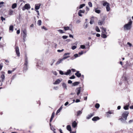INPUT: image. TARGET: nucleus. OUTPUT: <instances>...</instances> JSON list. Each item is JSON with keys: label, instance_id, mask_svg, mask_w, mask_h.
Returning <instances> with one entry per match:
<instances>
[{"label": "nucleus", "instance_id": "obj_1", "mask_svg": "<svg viewBox=\"0 0 133 133\" xmlns=\"http://www.w3.org/2000/svg\"><path fill=\"white\" fill-rule=\"evenodd\" d=\"M129 114V112L127 111H124L123 113L122 117L119 119L122 122L127 120V118Z\"/></svg>", "mask_w": 133, "mask_h": 133}, {"label": "nucleus", "instance_id": "obj_2", "mask_svg": "<svg viewBox=\"0 0 133 133\" xmlns=\"http://www.w3.org/2000/svg\"><path fill=\"white\" fill-rule=\"evenodd\" d=\"M132 22L131 21L129 22L128 23L125 24L124 26V30H130L131 28Z\"/></svg>", "mask_w": 133, "mask_h": 133}, {"label": "nucleus", "instance_id": "obj_3", "mask_svg": "<svg viewBox=\"0 0 133 133\" xmlns=\"http://www.w3.org/2000/svg\"><path fill=\"white\" fill-rule=\"evenodd\" d=\"M23 71H25L28 69V61L27 57L26 56L25 58V63L24 64Z\"/></svg>", "mask_w": 133, "mask_h": 133}, {"label": "nucleus", "instance_id": "obj_4", "mask_svg": "<svg viewBox=\"0 0 133 133\" xmlns=\"http://www.w3.org/2000/svg\"><path fill=\"white\" fill-rule=\"evenodd\" d=\"M30 8V6L29 4H25L24 6L23 7L22 9L24 11L25 9L29 10Z\"/></svg>", "mask_w": 133, "mask_h": 133}, {"label": "nucleus", "instance_id": "obj_5", "mask_svg": "<svg viewBox=\"0 0 133 133\" xmlns=\"http://www.w3.org/2000/svg\"><path fill=\"white\" fill-rule=\"evenodd\" d=\"M81 87H80L79 88H77L76 90V91L77 92V95H79V94L81 92Z\"/></svg>", "mask_w": 133, "mask_h": 133}, {"label": "nucleus", "instance_id": "obj_6", "mask_svg": "<svg viewBox=\"0 0 133 133\" xmlns=\"http://www.w3.org/2000/svg\"><path fill=\"white\" fill-rule=\"evenodd\" d=\"M5 77L4 74V73H3L1 76L0 78L2 79V80H1L0 82H3L4 80V79Z\"/></svg>", "mask_w": 133, "mask_h": 133}, {"label": "nucleus", "instance_id": "obj_7", "mask_svg": "<svg viewBox=\"0 0 133 133\" xmlns=\"http://www.w3.org/2000/svg\"><path fill=\"white\" fill-rule=\"evenodd\" d=\"M16 53L17 56H19L20 53L19 52V50L18 47V46H17L16 48Z\"/></svg>", "mask_w": 133, "mask_h": 133}, {"label": "nucleus", "instance_id": "obj_8", "mask_svg": "<svg viewBox=\"0 0 133 133\" xmlns=\"http://www.w3.org/2000/svg\"><path fill=\"white\" fill-rule=\"evenodd\" d=\"M101 29H102V34H107V32H106V29L103 28V27H101Z\"/></svg>", "mask_w": 133, "mask_h": 133}, {"label": "nucleus", "instance_id": "obj_9", "mask_svg": "<svg viewBox=\"0 0 133 133\" xmlns=\"http://www.w3.org/2000/svg\"><path fill=\"white\" fill-rule=\"evenodd\" d=\"M41 4H36L35 5V9L36 10H37L39 9L41 6Z\"/></svg>", "mask_w": 133, "mask_h": 133}, {"label": "nucleus", "instance_id": "obj_10", "mask_svg": "<svg viewBox=\"0 0 133 133\" xmlns=\"http://www.w3.org/2000/svg\"><path fill=\"white\" fill-rule=\"evenodd\" d=\"M77 124L75 121H74L72 123V125L74 128H75L77 126Z\"/></svg>", "mask_w": 133, "mask_h": 133}, {"label": "nucleus", "instance_id": "obj_11", "mask_svg": "<svg viewBox=\"0 0 133 133\" xmlns=\"http://www.w3.org/2000/svg\"><path fill=\"white\" fill-rule=\"evenodd\" d=\"M61 81L60 79H57L55 82L54 83V84H59Z\"/></svg>", "mask_w": 133, "mask_h": 133}, {"label": "nucleus", "instance_id": "obj_12", "mask_svg": "<svg viewBox=\"0 0 133 133\" xmlns=\"http://www.w3.org/2000/svg\"><path fill=\"white\" fill-rule=\"evenodd\" d=\"M100 118L98 116L95 117L92 119V120L93 121H96L99 120Z\"/></svg>", "mask_w": 133, "mask_h": 133}, {"label": "nucleus", "instance_id": "obj_13", "mask_svg": "<svg viewBox=\"0 0 133 133\" xmlns=\"http://www.w3.org/2000/svg\"><path fill=\"white\" fill-rule=\"evenodd\" d=\"M75 75L78 77H79L81 76V74L79 73L78 71H77L76 73L75 74Z\"/></svg>", "mask_w": 133, "mask_h": 133}, {"label": "nucleus", "instance_id": "obj_14", "mask_svg": "<svg viewBox=\"0 0 133 133\" xmlns=\"http://www.w3.org/2000/svg\"><path fill=\"white\" fill-rule=\"evenodd\" d=\"M80 83L79 82H74L72 83V86H74L78 85Z\"/></svg>", "mask_w": 133, "mask_h": 133}, {"label": "nucleus", "instance_id": "obj_15", "mask_svg": "<svg viewBox=\"0 0 133 133\" xmlns=\"http://www.w3.org/2000/svg\"><path fill=\"white\" fill-rule=\"evenodd\" d=\"M94 115L92 114H90L89 115L86 117L88 119H90L91 117L93 116Z\"/></svg>", "mask_w": 133, "mask_h": 133}, {"label": "nucleus", "instance_id": "obj_16", "mask_svg": "<svg viewBox=\"0 0 133 133\" xmlns=\"http://www.w3.org/2000/svg\"><path fill=\"white\" fill-rule=\"evenodd\" d=\"M63 61L62 59H59L58 60V61L57 62L56 64L58 65L60 63L62 62Z\"/></svg>", "mask_w": 133, "mask_h": 133}, {"label": "nucleus", "instance_id": "obj_17", "mask_svg": "<svg viewBox=\"0 0 133 133\" xmlns=\"http://www.w3.org/2000/svg\"><path fill=\"white\" fill-rule=\"evenodd\" d=\"M67 129L69 131H71V128L70 125H68L66 127Z\"/></svg>", "mask_w": 133, "mask_h": 133}, {"label": "nucleus", "instance_id": "obj_18", "mask_svg": "<svg viewBox=\"0 0 133 133\" xmlns=\"http://www.w3.org/2000/svg\"><path fill=\"white\" fill-rule=\"evenodd\" d=\"M62 86L63 88L66 89V90L67 89V87L66 86V84L64 83L62 84Z\"/></svg>", "mask_w": 133, "mask_h": 133}, {"label": "nucleus", "instance_id": "obj_19", "mask_svg": "<svg viewBox=\"0 0 133 133\" xmlns=\"http://www.w3.org/2000/svg\"><path fill=\"white\" fill-rule=\"evenodd\" d=\"M71 72V70H68L67 72L65 73L64 74L66 75H69Z\"/></svg>", "mask_w": 133, "mask_h": 133}, {"label": "nucleus", "instance_id": "obj_20", "mask_svg": "<svg viewBox=\"0 0 133 133\" xmlns=\"http://www.w3.org/2000/svg\"><path fill=\"white\" fill-rule=\"evenodd\" d=\"M106 9L107 11H110V8L109 4L107 5V6Z\"/></svg>", "mask_w": 133, "mask_h": 133}, {"label": "nucleus", "instance_id": "obj_21", "mask_svg": "<svg viewBox=\"0 0 133 133\" xmlns=\"http://www.w3.org/2000/svg\"><path fill=\"white\" fill-rule=\"evenodd\" d=\"M104 20L103 21H101V20H99L98 24V25H102V24H103V23L104 22Z\"/></svg>", "mask_w": 133, "mask_h": 133}, {"label": "nucleus", "instance_id": "obj_22", "mask_svg": "<svg viewBox=\"0 0 133 133\" xmlns=\"http://www.w3.org/2000/svg\"><path fill=\"white\" fill-rule=\"evenodd\" d=\"M107 34H102L101 36L103 38H105L107 37V36L106 35Z\"/></svg>", "mask_w": 133, "mask_h": 133}, {"label": "nucleus", "instance_id": "obj_23", "mask_svg": "<svg viewBox=\"0 0 133 133\" xmlns=\"http://www.w3.org/2000/svg\"><path fill=\"white\" fill-rule=\"evenodd\" d=\"M17 6V4L16 3L13 4L12 6V8L13 9H14Z\"/></svg>", "mask_w": 133, "mask_h": 133}, {"label": "nucleus", "instance_id": "obj_24", "mask_svg": "<svg viewBox=\"0 0 133 133\" xmlns=\"http://www.w3.org/2000/svg\"><path fill=\"white\" fill-rule=\"evenodd\" d=\"M62 106L61 107H60L59 109L57 110L56 114H57L59 113L60 111L62 109Z\"/></svg>", "mask_w": 133, "mask_h": 133}, {"label": "nucleus", "instance_id": "obj_25", "mask_svg": "<svg viewBox=\"0 0 133 133\" xmlns=\"http://www.w3.org/2000/svg\"><path fill=\"white\" fill-rule=\"evenodd\" d=\"M93 18V17H92L91 18V20L90 23L91 24H93L94 22Z\"/></svg>", "mask_w": 133, "mask_h": 133}, {"label": "nucleus", "instance_id": "obj_26", "mask_svg": "<svg viewBox=\"0 0 133 133\" xmlns=\"http://www.w3.org/2000/svg\"><path fill=\"white\" fill-rule=\"evenodd\" d=\"M95 12L99 14L101 12V11L99 10H98L97 9H95Z\"/></svg>", "mask_w": 133, "mask_h": 133}, {"label": "nucleus", "instance_id": "obj_27", "mask_svg": "<svg viewBox=\"0 0 133 133\" xmlns=\"http://www.w3.org/2000/svg\"><path fill=\"white\" fill-rule=\"evenodd\" d=\"M15 69H13V70H8V73L9 74H11L15 70Z\"/></svg>", "mask_w": 133, "mask_h": 133}, {"label": "nucleus", "instance_id": "obj_28", "mask_svg": "<svg viewBox=\"0 0 133 133\" xmlns=\"http://www.w3.org/2000/svg\"><path fill=\"white\" fill-rule=\"evenodd\" d=\"M42 23V22L41 20H38L37 22V24H38L40 26L41 25Z\"/></svg>", "mask_w": 133, "mask_h": 133}, {"label": "nucleus", "instance_id": "obj_29", "mask_svg": "<svg viewBox=\"0 0 133 133\" xmlns=\"http://www.w3.org/2000/svg\"><path fill=\"white\" fill-rule=\"evenodd\" d=\"M82 112L81 111L79 110L77 112V116H78L80 115L82 113Z\"/></svg>", "mask_w": 133, "mask_h": 133}, {"label": "nucleus", "instance_id": "obj_30", "mask_svg": "<svg viewBox=\"0 0 133 133\" xmlns=\"http://www.w3.org/2000/svg\"><path fill=\"white\" fill-rule=\"evenodd\" d=\"M129 107V105H126L124 107V109L125 110H127L128 109V107Z\"/></svg>", "mask_w": 133, "mask_h": 133}, {"label": "nucleus", "instance_id": "obj_31", "mask_svg": "<svg viewBox=\"0 0 133 133\" xmlns=\"http://www.w3.org/2000/svg\"><path fill=\"white\" fill-rule=\"evenodd\" d=\"M95 30L97 32H100V30L99 28L97 26H96V27Z\"/></svg>", "mask_w": 133, "mask_h": 133}, {"label": "nucleus", "instance_id": "obj_32", "mask_svg": "<svg viewBox=\"0 0 133 133\" xmlns=\"http://www.w3.org/2000/svg\"><path fill=\"white\" fill-rule=\"evenodd\" d=\"M9 30L13 31V26L12 25H11L9 27Z\"/></svg>", "mask_w": 133, "mask_h": 133}, {"label": "nucleus", "instance_id": "obj_33", "mask_svg": "<svg viewBox=\"0 0 133 133\" xmlns=\"http://www.w3.org/2000/svg\"><path fill=\"white\" fill-rule=\"evenodd\" d=\"M13 11L12 10H10L9 11V15H12L13 13Z\"/></svg>", "mask_w": 133, "mask_h": 133}, {"label": "nucleus", "instance_id": "obj_34", "mask_svg": "<svg viewBox=\"0 0 133 133\" xmlns=\"http://www.w3.org/2000/svg\"><path fill=\"white\" fill-rule=\"evenodd\" d=\"M85 6V4H83L80 5L79 6V9H81L83 8V7Z\"/></svg>", "mask_w": 133, "mask_h": 133}, {"label": "nucleus", "instance_id": "obj_35", "mask_svg": "<svg viewBox=\"0 0 133 133\" xmlns=\"http://www.w3.org/2000/svg\"><path fill=\"white\" fill-rule=\"evenodd\" d=\"M109 3L107 2H105L103 4V5L104 6H107V5L109 4Z\"/></svg>", "mask_w": 133, "mask_h": 133}, {"label": "nucleus", "instance_id": "obj_36", "mask_svg": "<svg viewBox=\"0 0 133 133\" xmlns=\"http://www.w3.org/2000/svg\"><path fill=\"white\" fill-rule=\"evenodd\" d=\"M99 107V105L98 103H97L95 105V107L96 108H98Z\"/></svg>", "mask_w": 133, "mask_h": 133}, {"label": "nucleus", "instance_id": "obj_37", "mask_svg": "<svg viewBox=\"0 0 133 133\" xmlns=\"http://www.w3.org/2000/svg\"><path fill=\"white\" fill-rule=\"evenodd\" d=\"M70 57V56H68L64 57L62 59H63V61L64 60L67 58L69 57Z\"/></svg>", "mask_w": 133, "mask_h": 133}, {"label": "nucleus", "instance_id": "obj_38", "mask_svg": "<svg viewBox=\"0 0 133 133\" xmlns=\"http://www.w3.org/2000/svg\"><path fill=\"white\" fill-rule=\"evenodd\" d=\"M26 36V34H24L23 35V38L24 41H25V39Z\"/></svg>", "mask_w": 133, "mask_h": 133}, {"label": "nucleus", "instance_id": "obj_39", "mask_svg": "<svg viewBox=\"0 0 133 133\" xmlns=\"http://www.w3.org/2000/svg\"><path fill=\"white\" fill-rule=\"evenodd\" d=\"M80 48L82 49H84L85 48V46L84 45H81L80 46Z\"/></svg>", "mask_w": 133, "mask_h": 133}, {"label": "nucleus", "instance_id": "obj_40", "mask_svg": "<svg viewBox=\"0 0 133 133\" xmlns=\"http://www.w3.org/2000/svg\"><path fill=\"white\" fill-rule=\"evenodd\" d=\"M64 28L65 30H66L69 29V27L68 26H67L66 27H64Z\"/></svg>", "mask_w": 133, "mask_h": 133}, {"label": "nucleus", "instance_id": "obj_41", "mask_svg": "<svg viewBox=\"0 0 133 133\" xmlns=\"http://www.w3.org/2000/svg\"><path fill=\"white\" fill-rule=\"evenodd\" d=\"M127 44L129 46V47H131V46H132V44L131 43H130L129 42H128L127 43Z\"/></svg>", "mask_w": 133, "mask_h": 133}, {"label": "nucleus", "instance_id": "obj_42", "mask_svg": "<svg viewBox=\"0 0 133 133\" xmlns=\"http://www.w3.org/2000/svg\"><path fill=\"white\" fill-rule=\"evenodd\" d=\"M58 31L60 33L62 34L63 33H64V32L63 31V30H58Z\"/></svg>", "mask_w": 133, "mask_h": 133}, {"label": "nucleus", "instance_id": "obj_43", "mask_svg": "<svg viewBox=\"0 0 133 133\" xmlns=\"http://www.w3.org/2000/svg\"><path fill=\"white\" fill-rule=\"evenodd\" d=\"M70 54V53H65L64 55L63 56H66V55H69Z\"/></svg>", "mask_w": 133, "mask_h": 133}, {"label": "nucleus", "instance_id": "obj_44", "mask_svg": "<svg viewBox=\"0 0 133 133\" xmlns=\"http://www.w3.org/2000/svg\"><path fill=\"white\" fill-rule=\"evenodd\" d=\"M77 48V46H72L71 49L73 50H75V49H76Z\"/></svg>", "mask_w": 133, "mask_h": 133}, {"label": "nucleus", "instance_id": "obj_45", "mask_svg": "<svg viewBox=\"0 0 133 133\" xmlns=\"http://www.w3.org/2000/svg\"><path fill=\"white\" fill-rule=\"evenodd\" d=\"M88 5L90 7H91L92 6V3L91 2H89Z\"/></svg>", "mask_w": 133, "mask_h": 133}, {"label": "nucleus", "instance_id": "obj_46", "mask_svg": "<svg viewBox=\"0 0 133 133\" xmlns=\"http://www.w3.org/2000/svg\"><path fill=\"white\" fill-rule=\"evenodd\" d=\"M1 19L2 22H3L4 20L5 21V18H4L3 16H1Z\"/></svg>", "mask_w": 133, "mask_h": 133}, {"label": "nucleus", "instance_id": "obj_47", "mask_svg": "<svg viewBox=\"0 0 133 133\" xmlns=\"http://www.w3.org/2000/svg\"><path fill=\"white\" fill-rule=\"evenodd\" d=\"M3 67V64L1 63L0 64V70H1Z\"/></svg>", "mask_w": 133, "mask_h": 133}, {"label": "nucleus", "instance_id": "obj_48", "mask_svg": "<svg viewBox=\"0 0 133 133\" xmlns=\"http://www.w3.org/2000/svg\"><path fill=\"white\" fill-rule=\"evenodd\" d=\"M68 37V36H62L63 38L64 39H66Z\"/></svg>", "mask_w": 133, "mask_h": 133}, {"label": "nucleus", "instance_id": "obj_49", "mask_svg": "<svg viewBox=\"0 0 133 133\" xmlns=\"http://www.w3.org/2000/svg\"><path fill=\"white\" fill-rule=\"evenodd\" d=\"M64 50V49H62L61 50H57V51L58 52H61L63 51Z\"/></svg>", "mask_w": 133, "mask_h": 133}, {"label": "nucleus", "instance_id": "obj_50", "mask_svg": "<svg viewBox=\"0 0 133 133\" xmlns=\"http://www.w3.org/2000/svg\"><path fill=\"white\" fill-rule=\"evenodd\" d=\"M59 74L61 75H63L64 74L63 72L61 70H59Z\"/></svg>", "mask_w": 133, "mask_h": 133}, {"label": "nucleus", "instance_id": "obj_51", "mask_svg": "<svg viewBox=\"0 0 133 133\" xmlns=\"http://www.w3.org/2000/svg\"><path fill=\"white\" fill-rule=\"evenodd\" d=\"M75 78V76L74 75H73L72 76H71V77H70L69 78H70V79H74Z\"/></svg>", "mask_w": 133, "mask_h": 133}, {"label": "nucleus", "instance_id": "obj_52", "mask_svg": "<svg viewBox=\"0 0 133 133\" xmlns=\"http://www.w3.org/2000/svg\"><path fill=\"white\" fill-rule=\"evenodd\" d=\"M23 33L24 34H26V31L25 29H24L23 31Z\"/></svg>", "mask_w": 133, "mask_h": 133}, {"label": "nucleus", "instance_id": "obj_53", "mask_svg": "<svg viewBox=\"0 0 133 133\" xmlns=\"http://www.w3.org/2000/svg\"><path fill=\"white\" fill-rule=\"evenodd\" d=\"M74 56L75 57V58H76L78 57V55L77 54H76L74 55Z\"/></svg>", "mask_w": 133, "mask_h": 133}, {"label": "nucleus", "instance_id": "obj_54", "mask_svg": "<svg viewBox=\"0 0 133 133\" xmlns=\"http://www.w3.org/2000/svg\"><path fill=\"white\" fill-rule=\"evenodd\" d=\"M55 116V113L54 112L52 113L51 117L53 118Z\"/></svg>", "mask_w": 133, "mask_h": 133}, {"label": "nucleus", "instance_id": "obj_55", "mask_svg": "<svg viewBox=\"0 0 133 133\" xmlns=\"http://www.w3.org/2000/svg\"><path fill=\"white\" fill-rule=\"evenodd\" d=\"M83 53V51H81L78 53V54L80 55H82Z\"/></svg>", "mask_w": 133, "mask_h": 133}, {"label": "nucleus", "instance_id": "obj_56", "mask_svg": "<svg viewBox=\"0 0 133 133\" xmlns=\"http://www.w3.org/2000/svg\"><path fill=\"white\" fill-rule=\"evenodd\" d=\"M72 82L71 80H69L68 81V83L69 84H71L72 83Z\"/></svg>", "mask_w": 133, "mask_h": 133}, {"label": "nucleus", "instance_id": "obj_57", "mask_svg": "<svg viewBox=\"0 0 133 133\" xmlns=\"http://www.w3.org/2000/svg\"><path fill=\"white\" fill-rule=\"evenodd\" d=\"M79 11L81 13H84L85 12V11L84 10H79Z\"/></svg>", "mask_w": 133, "mask_h": 133}, {"label": "nucleus", "instance_id": "obj_58", "mask_svg": "<svg viewBox=\"0 0 133 133\" xmlns=\"http://www.w3.org/2000/svg\"><path fill=\"white\" fill-rule=\"evenodd\" d=\"M53 73H54V74L55 75H57V72L56 71H54L53 72Z\"/></svg>", "mask_w": 133, "mask_h": 133}, {"label": "nucleus", "instance_id": "obj_59", "mask_svg": "<svg viewBox=\"0 0 133 133\" xmlns=\"http://www.w3.org/2000/svg\"><path fill=\"white\" fill-rule=\"evenodd\" d=\"M81 13L79 11V12H78V14L79 16L81 17V16H82V15L81 14Z\"/></svg>", "mask_w": 133, "mask_h": 133}, {"label": "nucleus", "instance_id": "obj_60", "mask_svg": "<svg viewBox=\"0 0 133 133\" xmlns=\"http://www.w3.org/2000/svg\"><path fill=\"white\" fill-rule=\"evenodd\" d=\"M80 100L79 99H76V103H78V102H80Z\"/></svg>", "mask_w": 133, "mask_h": 133}, {"label": "nucleus", "instance_id": "obj_61", "mask_svg": "<svg viewBox=\"0 0 133 133\" xmlns=\"http://www.w3.org/2000/svg\"><path fill=\"white\" fill-rule=\"evenodd\" d=\"M16 32H17V33L18 34H19L20 32V31L19 29L17 30Z\"/></svg>", "mask_w": 133, "mask_h": 133}, {"label": "nucleus", "instance_id": "obj_62", "mask_svg": "<svg viewBox=\"0 0 133 133\" xmlns=\"http://www.w3.org/2000/svg\"><path fill=\"white\" fill-rule=\"evenodd\" d=\"M96 36L97 37H99L100 36V35L99 34H96Z\"/></svg>", "mask_w": 133, "mask_h": 133}, {"label": "nucleus", "instance_id": "obj_63", "mask_svg": "<svg viewBox=\"0 0 133 133\" xmlns=\"http://www.w3.org/2000/svg\"><path fill=\"white\" fill-rule=\"evenodd\" d=\"M81 21L79 20H78L76 22V23H79Z\"/></svg>", "mask_w": 133, "mask_h": 133}, {"label": "nucleus", "instance_id": "obj_64", "mask_svg": "<svg viewBox=\"0 0 133 133\" xmlns=\"http://www.w3.org/2000/svg\"><path fill=\"white\" fill-rule=\"evenodd\" d=\"M133 122V119H132V120H130L129 122V123H131L132 122Z\"/></svg>", "mask_w": 133, "mask_h": 133}]
</instances>
